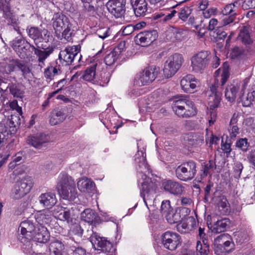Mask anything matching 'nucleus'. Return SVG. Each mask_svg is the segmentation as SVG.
I'll use <instances>...</instances> for the list:
<instances>
[{"mask_svg": "<svg viewBox=\"0 0 255 255\" xmlns=\"http://www.w3.org/2000/svg\"><path fill=\"white\" fill-rule=\"evenodd\" d=\"M20 123L19 116L11 115L10 118L0 123V146L9 134L14 133Z\"/></svg>", "mask_w": 255, "mask_h": 255, "instance_id": "423d86ee", "label": "nucleus"}, {"mask_svg": "<svg viewBox=\"0 0 255 255\" xmlns=\"http://www.w3.org/2000/svg\"><path fill=\"white\" fill-rule=\"evenodd\" d=\"M54 216L61 221H69L71 219V212L69 209L61 206H56L53 210Z\"/></svg>", "mask_w": 255, "mask_h": 255, "instance_id": "f704fd0d", "label": "nucleus"}, {"mask_svg": "<svg viewBox=\"0 0 255 255\" xmlns=\"http://www.w3.org/2000/svg\"><path fill=\"white\" fill-rule=\"evenodd\" d=\"M237 242L242 244L249 240V236L247 232H239L236 235Z\"/></svg>", "mask_w": 255, "mask_h": 255, "instance_id": "bf43d9fd", "label": "nucleus"}, {"mask_svg": "<svg viewBox=\"0 0 255 255\" xmlns=\"http://www.w3.org/2000/svg\"><path fill=\"white\" fill-rule=\"evenodd\" d=\"M214 166V161L209 160L207 163H204L202 164V168L201 170V178H204L210 173V170L212 169Z\"/></svg>", "mask_w": 255, "mask_h": 255, "instance_id": "09e8293b", "label": "nucleus"}, {"mask_svg": "<svg viewBox=\"0 0 255 255\" xmlns=\"http://www.w3.org/2000/svg\"><path fill=\"white\" fill-rule=\"evenodd\" d=\"M230 220L227 218H223L216 221L213 225L212 231L215 233L224 232L230 225Z\"/></svg>", "mask_w": 255, "mask_h": 255, "instance_id": "e433bc0d", "label": "nucleus"}, {"mask_svg": "<svg viewBox=\"0 0 255 255\" xmlns=\"http://www.w3.org/2000/svg\"><path fill=\"white\" fill-rule=\"evenodd\" d=\"M210 88L212 93L210 95V106L211 109H215L220 105L222 94L218 91V86L216 84L212 85Z\"/></svg>", "mask_w": 255, "mask_h": 255, "instance_id": "c756f323", "label": "nucleus"}, {"mask_svg": "<svg viewBox=\"0 0 255 255\" xmlns=\"http://www.w3.org/2000/svg\"><path fill=\"white\" fill-rule=\"evenodd\" d=\"M90 241L95 249L102 252H110L113 250V244L96 233H93L91 236Z\"/></svg>", "mask_w": 255, "mask_h": 255, "instance_id": "4468645a", "label": "nucleus"}, {"mask_svg": "<svg viewBox=\"0 0 255 255\" xmlns=\"http://www.w3.org/2000/svg\"><path fill=\"white\" fill-rule=\"evenodd\" d=\"M210 58V53L207 51H202L194 55L191 59L192 70L196 73H202L207 67Z\"/></svg>", "mask_w": 255, "mask_h": 255, "instance_id": "9b49d317", "label": "nucleus"}, {"mask_svg": "<svg viewBox=\"0 0 255 255\" xmlns=\"http://www.w3.org/2000/svg\"><path fill=\"white\" fill-rule=\"evenodd\" d=\"M215 204L219 207L224 209L227 207L228 201L224 196L221 195L216 197L214 199Z\"/></svg>", "mask_w": 255, "mask_h": 255, "instance_id": "864d4df0", "label": "nucleus"}, {"mask_svg": "<svg viewBox=\"0 0 255 255\" xmlns=\"http://www.w3.org/2000/svg\"><path fill=\"white\" fill-rule=\"evenodd\" d=\"M98 217L97 213L91 209H86L81 214V219L90 224L95 221Z\"/></svg>", "mask_w": 255, "mask_h": 255, "instance_id": "58836bf2", "label": "nucleus"}, {"mask_svg": "<svg viewBox=\"0 0 255 255\" xmlns=\"http://www.w3.org/2000/svg\"><path fill=\"white\" fill-rule=\"evenodd\" d=\"M83 230L78 224L73 225L70 229V233L71 235H75L81 238L83 234Z\"/></svg>", "mask_w": 255, "mask_h": 255, "instance_id": "4d7b16f0", "label": "nucleus"}, {"mask_svg": "<svg viewBox=\"0 0 255 255\" xmlns=\"http://www.w3.org/2000/svg\"><path fill=\"white\" fill-rule=\"evenodd\" d=\"M80 47L79 45L68 46L61 50L58 55L60 62L63 64L70 65L74 60L79 61L82 57L79 53Z\"/></svg>", "mask_w": 255, "mask_h": 255, "instance_id": "1a4fd4ad", "label": "nucleus"}, {"mask_svg": "<svg viewBox=\"0 0 255 255\" xmlns=\"http://www.w3.org/2000/svg\"><path fill=\"white\" fill-rule=\"evenodd\" d=\"M196 225V222L192 217H189L186 220L182 221L177 224V229L182 234H185L192 230Z\"/></svg>", "mask_w": 255, "mask_h": 255, "instance_id": "bb28decb", "label": "nucleus"}, {"mask_svg": "<svg viewBox=\"0 0 255 255\" xmlns=\"http://www.w3.org/2000/svg\"><path fill=\"white\" fill-rule=\"evenodd\" d=\"M159 70L158 67L154 65L146 68L137 77V84L141 86L151 83L156 77Z\"/></svg>", "mask_w": 255, "mask_h": 255, "instance_id": "ddd939ff", "label": "nucleus"}, {"mask_svg": "<svg viewBox=\"0 0 255 255\" xmlns=\"http://www.w3.org/2000/svg\"><path fill=\"white\" fill-rule=\"evenodd\" d=\"M138 150L134 156V160L138 164V176L141 177L143 182L141 183L140 188V195L143 198L146 202L145 195L144 192L145 191L147 194V198L150 200L153 199V195L156 193V190L157 188V185L152 182L150 179L147 178L143 172H145L148 170V166L146 161L145 149L143 146L139 147V143H137Z\"/></svg>", "mask_w": 255, "mask_h": 255, "instance_id": "f257e3e1", "label": "nucleus"}, {"mask_svg": "<svg viewBox=\"0 0 255 255\" xmlns=\"http://www.w3.org/2000/svg\"><path fill=\"white\" fill-rule=\"evenodd\" d=\"M181 210L178 211V210H172V212H169L164 216L167 222L172 224L179 222L181 221V217L180 215Z\"/></svg>", "mask_w": 255, "mask_h": 255, "instance_id": "ea45409f", "label": "nucleus"}, {"mask_svg": "<svg viewBox=\"0 0 255 255\" xmlns=\"http://www.w3.org/2000/svg\"><path fill=\"white\" fill-rule=\"evenodd\" d=\"M33 186V180L30 177H25L17 181L11 190V196L15 199H19L29 192Z\"/></svg>", "mask_w": 255, "mask_h": 255, "instance_id": "0eeeda50", "label": "nucleus"}, {"mask_svg": "<svg viewBox=\"0 0 255 255\" xmlns=\"http://www.w3.org/2000/svg\"><path fill=\"white\" fill-rule=\"evenodd\" d=\"M126 48V42L125 41H121L119 44L113 50L116 52V53L120 56V55L125 50Z\"/></svg>", "mask_w": 255, "mask_h": 255, "instance_id": "338daca9", "label": "nucleus"}, {"mask_svg": "<svg viewBox=\"0 0 255 255\" xmlns=\"http://www.w3.org/2000/svg\"><path fill=\"white\" fill-rule=\"evenodd\" d=\"M236 145L238 148L245 151L248 149L249 144L248 142V139L245 138L239 139L236 142Z\"/></svg>", "mask_w": 255, "mask_h": 255, "instance_id": "13d9d810", "label": "nucleus"}, {"mask_svg": "<svg viewBox=\"0 0 255 255\" xmlns=\"http://www.w3.org/2000/svg\"><path fill=\"white\" fill-rule=\"evenodd\" d=\"M59 70L56 67L50 66L45 69L44 76L48 81H51L53 77L58 75Z\"/></svg>", "mask_w": 255, "mask_h": 255, "instance_id": "49530a36", "label": "nucleus"}, {"mask_svg": "<svg viewBox=\"0 0 255 255\" xmlns=\"http://www.w3.org/2000/svg\"><path fill=\"white\" fill-rule=\"evenodd\" d=\"M172 108L179 117L187 118L193 117L197 113L193 103L186 98H177L174 100Z\"/></svg>", "mask_w": 255, "mask_h": 255, "instance_id": "7ed1b4c3", "label": "nucleus"}, {"mask_svg": "<svg viewBox=\"0 0 255 255\" xmlns=\"http://www.w3.org/2000/svg\"><path fill=\"white\" fill-rule=\"evenodd\" d=\"M173 208L171 206L170 201L165 200L162 202L160 207V212L162 216H165L170 212H172Z\"/></svg>", "mask_w": 255, "mask_h": 255, "instance_id": "8fccbe9b", "label": "nucleus"}, {"mask_svg": "<svg viewBox=\"0 0 255 255\" xmlns=\"http://www.w3.org/2000/svg\"><path fill=\"white\" fill-rule=\"evenodd\" d=\"M60 178L61 188L59 193L61 197L70 202L75 201L78 197V192L74 179L67 174L60 175Z\"/></svg>", "mask_w": 255, "mask_h": 255, "instance_id": "20e7f679", "label": "nucleus"}, {"mask_svg": "<svg viewBox=\"0 0 255 255\" xmlns=\"http://www.w3.org/2000/svg\"><path fill=\"white\" fill-rule=\"evenodd\" d=\"M238 39L245 45L250 44L253 42L250 37L249 30L246 27H244L240 30Z\"/></svg>", "mask_w": 255, "mask_h": 255, "instance_id": "a19ab883", "label": "nucleus"}, {"mask_svg": "<svg viewBox=\"0 0 255 255\" xmlns=\"http://www.w3.org/2000/svg\"><path fill=\"white\" fill-rule=\"evenodd\" d=\"M10 93L15 97H21L22 95L21 91L18 89L15 85L12 84L9 87Z\"/></svg>", "mask_w": 255, "mask_h": 255, "instance_id": "774afa93", "label": "nucleus"}, {"mask_svg": "<svg viewBox=\"0 0 255 255\" xmlns=\"http://www.w3.org/2000/svg\"><path fill=\"white\" fill-rule=\"evenodd\" d=\"M51 214L49 210H44L37 213L33 217L36 226L40 227L47 224L50 221Z\"/></svg>", "mask_w": 255, "mask_h": 255, "instance_id": "473e14b6", "label": "nucleus"}, {"mask_svg": "<svg viewBox=\"0 0 255 255\" xmlns=\"http://www.w3.org/2000/svg\"><path fill=\"white\" fill-rule=\"evenodd\" d=\"M254 95L251 93H249L246 97L243 98L242 99V105L244 107H250L253 102Z\"/></svg>", "mask_w": 255, "mask_h": 255, "instance_id": "680f3d73", "label": "nucleus"}, {"mask_svg": "<svg viewBox=\"0 0 255 255\" xmlns=\"http://www.w3.org/2000/svg\"><path fill=\"white\" fill-rule=\"evenodd\" d=\"M33 240L40 243H46L49 238V234L47 228L44 226H36V229L32 233Z\"/></svg>", "mask_w": 255, "mask_h": 255, "instance_id": "4be33fe9", "label": "nucleus"}, {"mask_svg": "<svg viewBox=\"0 0 255 255\" xmlns=\"http://www.w3.org/2000/svg\"><path fill=\"white\" fill-rule=\"evenodd\" d=\"M186 140L189 146L199 147L204 142V135L202 133H189L186 135Z\"/></svg>", "mask_w": 255, "mask_h": 255, "instance_id": "2f4dec72", "label": "nucleus"}, {"mask_svg": "<svg viewBox=\"0 0 255 255\" xmlns=\"http://www.w3.org/2000/svg\"><path fill=\"white\" fill-rule=\"evenodd\" d=\"M53 27L56 36L61 39L64 38L67 41L72 40V24L69 19L62 13H56L52 18Z\"/></svg>", "mask_w": 255, "mask_h": 255, "instance_id": "f03ea898", "label": "nucleus"}, {"mask_svg": "<svg viewBox=\"0 0 255 255\" xmlns=\"http://www.w3.org/2000/svg\"><path fill=\"white\" fill-rule=\"evenodd\" d=\"M234 246L231 236L228 234H222L214 240L213 249L217 255H227L231 253Z\"/></svg>", "mask_w": 255, "mask_h": 255, "instance_id": "39448f33", "label": "nucleus"}, {"mask_svg": "<svg viewBox=\"0 0 255 255\" xmlns=\"http://www.w3.org/2000/svg\"><path fill=\"white\" fill-rule=\"evenodd\" d=\"M187 31L183 29L174 28L168 32L166 38L171 41H181L185 39L187 36Z\"/></svg>", "mask_w": 255, "mask_h": 255, "instance_id": "a878e982", "label": "nucleus"}, {"mask_svg": "<svg viewBox=\"0 0 255 255\" xmlns=\"http://www.w3.org/2000/svg\"><path fill=\"white\" fill-rule=\"evenodd\" d=\"M234 8V5L228 4L224 7L223 9L222 10V12L225 15L231 14L230 16H235L236 15V12Z\"/></svg>", "mask_w": 255, "mask_h": 255, "instance_id": "052dcab7", "label": "nucleus"}, {"mask_svg": "<svg viewBox=\"0 0 255 255\" xmlns=\"http://www.w3.org/2000/svg\"><path fill=\"white\" fill-rule=\"evenodd\" d=\"M130 2L136 16L145 15L147 11V3L145 0H130Z\"/></svg>", "mask_w": 255, "mask_h": 255, "instance_id": "cd10ccee", "label": "nucleus"}, {"mask_svg": "<svg viewBox=\"0 0 255 255\" xmlns=\"http://www.w3.org/2000/svg\"><path fill=\"white\" fill-rule=\"evenodd\" d=\"M180 84L182 90L186 93H192L199 84L198 80L191 74L184 76L181 80Z\"/></svg>", "mask_w": 255, "mask_h": 255, "instance_id": "a211bd4d", "label": "nucleus"}, {"mask_svg": "<svg viewBox=\"0 0 255 255\" xmlns=\"http://www.w3.org/2000/svg\"><path fill=\"white\" fill-rule=\"evenodd\" d=\"M49 139V137L45 134L39 133L29 136L27 142L35 148H40L44 144L48 142Z\"/></svg>", "mask_w": 255, "mask_h": 255, "instance_id": "5701e85b", "label": "nucleus"}, {"mask_svg": "<svg viewBox=\"0 0 255 255\" xmlns=\"http://www.w3.org/2000/svg\"><path fill=\"white\" fill-rule=\"evenodd\" d=\"M157 36L156 30L142 32L136 36V42L142 46H146L154 41Z\"/></svg>", "mask_w": 255, "mask_h": 255, "instance_id": "f3484780", "label": "nucleus"}, {"mask_svg": "<svg viewBox=\"0 0 255 255\" xmlns=\"http://www.w3.org/2000/svg\"><path fill=\"white\" fill-rule=\"evenodd\" d=\"M21 242L23 244L22 249L26 254H32L34 253L33 249V244L31 241L27 240L25 237H22Z\"/></svg>", "mask_w": 255, "mask_h": 255, "instance_id": "c03bdc74", "label": "nucleus"}, {"mask_svg": "<svg viewBox=\"0 0 255 255\" xmlns=\"http://www.w3.org/2000/svg\"><path fill=\"white\" fill-rule=\"evenodd\" d=\"M196 171V163L192 160H190L178 166L175 172L179 179L187 181L195 177Z\"/></svg>", "mask_w": 255, "mask_h": 255, "instance_id": "9d476101", "label": "nucleus"}, {"mask_svg": "<svg viewBox=\"0 0 255 255\" xmlns=\"http://www.w3.org/2000/svg\"><path fill=\"white\" fill-rule=\"evenodd\" d=\"M161 243L164 248L170 251H174L180 245L181 238L176 233L167 231L161 236Z\"/></svg>", "mask_w": 255, "mask_h": 255, "instance_id": "f8f14e48", "label": "nucleus"}, {"mask_svg": "<svg viewBox=\"0 0 255 255\" xmlns=\"http://www.w3.org/2000/svg\"><path fill=\"white\" fill-rule=\"evenodd\" d=\"M96 74V65H93L88 68L82 77L85 80L91 81L94 79Z\"/></svg>", "mask_w": 255, "mask_h": 255, "instance_id": "37998d69", "label": "nucleus"}, {"mask_svg": "<svg viewBox=\"0 0 255 255\" xmlns=\"http://www.w3.org/2000/svg\"><path fill=\"white\" fill-rule=\"evenodd\" d=\"M77 187L79 190L83 193H94L96 191L95 183L90 178L86 177L79 179L77 181Z\"/></svg>", "mask_w": 255, "mask_h": 255, "instance_id": "aec40b11", "label": "nucleus"}, {"mask_svg": "<svg viewBox=\"0 0 255 255\" xmlns=\"http://www.w3.org/2000/svg\"><path fill=\"white\" fill-rule=\"evenodd\" d=\"M162 187L165 192L175 196L181 195L185 187L178 182L168 180L162 183Z\"/></svg>", "mask_w": 255, "mask_h": 255, "instance_id": "dca6fc26", "label": "nucleus"}, {"mask_svg": "<svg viewBox=\"0 0 255 255\" xmlns=\"http://www.w3.org/2000/svg\"><path fill=\"white\" fill-rule=\"evenodd\" d=\"M126 3L125 0H109L106 6L111 14L116 18H120L125 13Z\"/></svg>", "mask_w": 255, "mask_h": 255, "instance_id": "2eb2a0df", "label": "nucleus"}, {"mask_svg": "<svg viewBox=\"0 0 255 255\" xmlns=\"http://www.w3.org/2000/svg\"><path fill=\"white\" fill-rule=\"evenodd\" d=\"M8 0H0V9L3 11V15H5L8 24L10 21L11 24L17 25L19 24L18 18L11 12Z\"/></svg>", "mask_w": 255, "mask_h": 255, "instance_id": "6ab92c4d", "label": "nucleus"}, {"mask_svg": "<svg viewBox=\"0 0 255 255\" xmlns=\"http://www.w3.org/2000/svg\"><path fill=\"white\" fill-rule=\"evenodd\" d=\"M32 50L34 51V54L38 57L39 65L42 67L44 65V61L53 52V48L49 47L43 50L37 49L34 46H31Z\"/></svg>", "mask_w": 255, "mask_h": 255, "instance_id": "7c9ffc66", "label": "nucleus"}, {"mask_svg": "<svg viewBox=\"0 0 255 255\" xmlns=\"http://www.w3.org/2000/svg\"><path fill=\"white\" fill-rule=\"evenodd\" d=\"M221 73V84L222 86H223L227 81L229 78V65L228 63H224L222 69L221 68L217 70L216 72V74Z\"/></svg>", "mask_w": 255, "mask_h": 255, "instance_id": "79ce46f5", "label": "nucleus"}, {"mask_svg": "<svg viewBox=\"0 0 255 255\" xmlns=\"http://www.w3.org/2000/svg\"><path fill=\"white\" fill-rule=\"evenodd\" d=\"M239 89V86L237 84L236 85L231 84L230 85H228L226 89L225 94L226 99L230 102L235 101Z\"/></svg>", "mask_w": 255, "mask_h": 255, "instance_id": "4c0bfd02", "label": "nucleus"}, {"mask_svg": "<svg viewBox=\"0 0 255 255\" xmlns=\"http://www.w3.org/2000/svg\"><path fill=\"white\" fill-rule=\"evenodd\" d=\"M183 61L182 55L178 53H175L169 57L163 69L164 76L168 78L173 76L179 69Z\"/></svg>", "mask_w": 255, "mask_h": 255, "instance_id": "6e6552de", "label": "nucleus"}, {"mask_svg": "<svg viewBox=\"0 0 255 255\" xmlns=\"http://www.w3.org/2000/svg\"><path fill=\"white\" fill-rule=\"evenodd\" d=\"M110 77L111 73L109 71H102L99 77L100 84L103 86L106 85L109 83Z\"/></svg>", "mask_w": 255, "mask_h": 255, "instance_id": "5fc2aeb1", "label": "nucleus"}, {"mask_svg": "<svg viewBox=\"0 0 255 255\" xmlns=\"http://www.w3.org/2000/svg\"><path fill=\"white\" fill-rule=\"evenodd\" d=\"M38 200L41 205L47 208H51L57 201L55 194L52 192L42 193Z\"/></svg>", "mask_w": 255, "mask_h": 255, "instance_id": "412c9836", "label": "nucleus"}, {"mask_svg": "<svg viewBox=\"0 0 255 255\" xmlns=\"http://www.w3.org/2000/svg\"><path fill=\"white\" fill-rule=\"evenodd\" d=\"M49 249L50 255H68L64 245L57 240L50 243Z\"/></svg>", "mask_w": 255, "mask_h": 255, "instance_id": "c85d7f7f", "label": "nucleus"}, {"mask_svg": "<svg viewBox=\"0 0 255 255\" xmlns=\"http://www.w3.org/2000/svg\"><path fill=\"white\" fill-rule=\"evenodd\" d=\"M28 35L33 39L35 42H40L42 40H46L45 37L48 33L45 29L41 30L36 27H31L26 29Z\"/></svg>", "mask_w": 255, "mask_h": 255, "instance_id": "393cba45", "label": "nucleus"}, {"mask_svg": "<svg viewBox=\"0 0 255 255\" xmlns=\"http://www.w3.org/2000/svg\"><path fill=\"white\" fill-rule=\"evenodd\" d=\"M26 42L24 39L22 37H16L11 42V46L15 51H18L23 45V42L24 43Z\"/></svg>", "mask_w": 255, "mask_h": 255, "instance_id": "3c124183", "label": "nucleus"}, {"mask_svg": "<svg viewBox=\"0 0 255 255\" xmlns=\"http://www.w3.org/2000/svg\"><path fill=\"white\" fill-rule=\"evenodd\" d=\"M19 60L9 59L0 63V72L3 74H9L17 69Z\"/></svg>", "mask_w": 255, "mask_h": 255, "instance_id": "b1692460", "label": "nucleus"}, {"mask_svg": "<svg viewBox=\"0 0 255 255\" xmlns=\"http://www.w3.org/2000/svg\"><path fill=\"white\" fill-rule=\"evenodd\" d=\"M109 28H102L97 30L96 34L101 38L104 39L109 36Z\"/></svg>", "mask_w": 255, "mask_h": 255, "instance_id": "0e129e2a", "label": "nucleus"}, {"mask_svg": "<svg viewBox=\"0 0 255 255\" xmlns=\"http://www.w3.org/2000/svg\"><path fill=\"white\" fill-rule=\"evenodd\" d=\"M234 168V177L236 178H239L243 169V165L241 162H238L235 163Z\"/></svg>", "mask_w": 255, "mask_h": 255, "instance_id": "e2e57ef3", "label": "nucleus"}, {"mask_svg": "<svg viewBox=\"0 0 255 255\" xmlns=\"http://www.w3.org/2000/svg\"><path fill=\"white\" fill-rule=\"evenodd\" d=\"M192 12V9L188 6L182 8L179 13V18L183 21H185L188 18Z\"/></svg>", "mask_w": 255, "mask_h": 255, "instance_id": "6e6d98bb", "label": "nucleus"}, {"mask_svg": "<svg viewBox=\"0 0 255 255\" xmlns=\"http://www.w3.org/2000/svg\"><path fill=\"white\" fill-rule=\"evenodd\" d=\"M23 43L24 44L23 46H22L18 51H16L15 52L20 58L24 59L27 58L28 56L30 55V53L29 49L30 47L31 48V46L33 45L30 44L27 41L24 43L23 42Z\"/></svg>", "mask_w": 255, "mask_h": 255, "instance_id": "a18cd8bd", "label": "nucleus"}, {"mask_svg": "<svg viewBox=\"0 0 255 255\" xmlns=\"http://www.w3.org/2000/svg\"><path fill=\"white\" fill-rule=\"evenodd\" d=\"M204 246L203 247L200 241L196 243L197 255H209L208 246L204 243Z\"/></svg>", "mask_w": 255, "mask_h": 255, "instance_id": "603ef678", "label": "nucleus"}, {"mask_svg": "<svg viewBox=\"0 0 255 255\" xmlns=\"http://www.w3.org/2000/svg\"><path fill=\"white\" fill-rule=\"evenodd\" d=\"M119 56L113 50L108 53L105 57V62L107 65L111 66L113 65L117 59L119 58Z\"/></svg>", "mask_w": 255, "mask_h": 255, "instance_id": "de8ad7c7", "label": "nucleus"}, {"mask_svg": "<svg viewBox=\"0 0 255 255\" xmlns=\"http://www.w3.org/2000/svg\"><path fill=\"white\" fill-rule=\"evenodd\" d=\"M217 13V9L215 7H211L206 9L203 12V15L206 18H209L213 15H215Z\"/></svg>", "mask_w": 255, "mask_h": 255, "instance_id": "69168bd1", "label": "nucleus"}, {"mask_svg": "<svg viewBox=\"0 0 255 255\" xmlns=\"http://www.w3.org/2000/svg\"><path fill=\"white\" fill-rule=\"evenodd\" d=\"M66 115L61 110H54L51 113L49 123L51 125L55 126L62 122L66 119Z\"/></svg>", "mask_w": 255, "mask_h": 255, "instance_id": "c9c22d12", "label": "nucleus"}, {"mask_svg": "<svg viewBox=\"0 0 255 255\" xmlns=\"http://www.w3.org/2000/svg\"><path fill=\"white\" fill-rule=\"evenodd\" d=\"M20 232L22 235L27 233H33L36 229V223L33 218H29L27 220L22 222L20 225Z\"/></svg>", "mask_w": 255, "mask_h": 255, "instance_id": "72a5a7b5", "label": "nucleus"}]
</instances>
